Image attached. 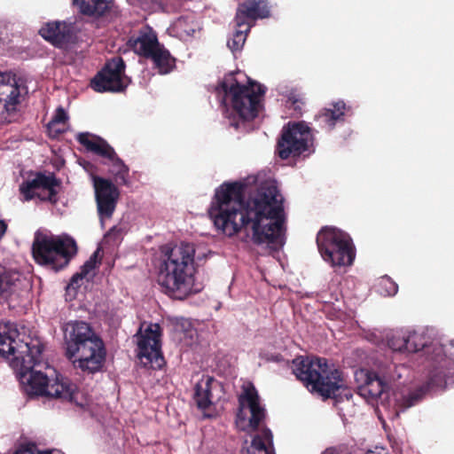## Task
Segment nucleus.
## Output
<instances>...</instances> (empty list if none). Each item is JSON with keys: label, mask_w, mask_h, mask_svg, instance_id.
I'll list each match as a JSON object with an SVG mask.
<instances>
[{"label": "nucleus", "mask_w": 454, "mask_h": 454, "mask_svg": "<svg viewBox=\"0 0 454 454\" xmlns=\"http://www.w3.org/2000/svg\"><path fill=\"white\" fill-rule=\"evenodd\" d=\"M246 188L241 182L221 184L215 189L208 215L229 237L250 230L254 244L278 249L284 243L286 223L282 194L274 182L264 181L245 200Z\"/></svg>", "instance_id": "1"}, {"label": "nucleus", "mask_w": 454, "mask_h": 454, "mask_svg": "<svg viewBox=\"0 0 454 454\" xmlns=\"http://www.w3.org/2000/svg\"><path fill=\"white\" fill-rule=\"evenodd\" d=\"M17 330L11 323L0 324V356L8 358L11 367L15 371L24 391L29 396H47L69 403H78L77 386L68 379L57 377L50 383L46 374L35 371L34 367L40 363L43 346L39 343L17 341Z\"/></svg>", "instance_id": "2"}, {"label": "nucleus", "mask_w": 454, "mask_h": 454, "mask_svg": "<svg viewBox=\"0 0 454 454\" xmlns=\"http://www.w3.org/2000/svg\"><path fill=\"white\" fill-rule=\"evenodd\" d=\"M163 253L157 282L169 297L184 300L192 293L195 246L182 242Z\"/></svg>", "instance_id": "3"}, {"label": "nucleus", "mask_w": 454, "mask_h": 454, "mask_svg": "<svg viewBox=\"0 0 454 454\" xmlns=\"http://www.w3.org/2000/svg\"><path fill=\"white\" fill-rule=\"evenodd\" d=\"M67 356L74 368L94 374L102 371L106 350L102 339L84 321L67 322L64 328Z\"/></svg>", "instance_id": "4"}, {"label": "nucleus", "mask_w": 454, "mask_h": 454, "mask_svg": "<svg viewBox=\"0 0 454 454\" xmlns=\"http://www.w3.org/2000/svg\"><path fill=\"white\" fill-rule=\"evenodd\" d=\"M293 372L310 392L324 399L333 398L340 402L353 396L343 373L331 369L325 358L298 356L293 360Z\"/></svg>", "instance_id": "5"}, {"label": "nucleus", "mask_w": 454, "mask_h": 454, "mask_svg": "<svg viewBox=\"0 0 454 454\" xmlns=\"http://www.w3.org/2000/svg\"><path fill=\"white\" fill-rule=\"evenodd\" d=\"M219 87L223 92V101L229 100L233 114L239 121L254 120L262 108L265 88L258 82L248 81L241 84L234 73L226 74Z\"/></svg>", "instance_id": "6"}, {"label": "nucleus", "mask_w": 454, "mask_h": 454, "mask_svg": "<svg viewBox=\"0 0 454 454\" xmlns=\"http://www.w3.org/2000/svg\"><path fill=\"white\" fill-rule=\"evenodd\" d=\"M78 253V246L69 235H49L37 231L32 243L35 262L54 271L68 266Z\"/></svg>", "instance_id": "7"}, {"label": "nucleus", "mask_w": 454, "mask_h": 454, "mask_svg": "<svg viewBox=\"0 0 454 454\" xmlns=\"http://www.w3.org/2000/svg\"><path fill=\"white\" fill-rule=\"evenodd\" d=\"M318 252L325 262L333 267H346L353 264L356 247L350 236L343 231L324 226L317 234Z\"/></svg>", "instance_id": "8"}, {"label": "nucleus", "mask_w": 454, "mask_h": 454, "mask_svg": "<svg viewBox=\"0 0 454 454\" xmlns=\"http://www.w3.org/2000/svg\"><path fill=\"white\" fill-rule=\"evenodd\" d=\"M76 140L88 152L108 160L111 164L110 172L118 185H129V168L104 138L89 132H82L77 134Z\"/></svg>", "instance_id": "9"}, {"label": "nucleus", "mask_w": 454, "mask_h": 454, "mask_svg": "<svg viewBox=\"0 0 454 454\" xmlns=\"http://www.w3.org/2000/svg\"><path fill=\"white\" fill-rule=\"evenodd\" d=\"M125 62L121 57H114L90 81V87L97 92H122L131 80L125 75Z\"/></svg>", "instance_id": "10"}, {"label": "nucleus", "mask_w": 454, "mask_h": 454, "mask_svg": "<svg viewBox=\"0 0 454 454\" xmlns=\"http://www.w3.org/2000/svg\"><path fill=\"white\" fill-rule=\"evenodd\" d=\"M309 138V128L305 123H288L286 127L283 128L281 137L277 144L278 156L283 160L291 156H300L308 150Z\"/></svg>", "instance_id": "11"}, {"label": "nucleus", "mask_w": 454, "mask_h": 454, "mask_svg": "<svg viewBox=\"0 0 454 454\" xmlns=\"http://www.w3.org/2000/svg\"><path fill=\"white\" fill-rule=\"evenodd\" d=\"M60 185V180L53 173L45 175L37 172L32 179H27L20 184V192L27 201L37 196L42 200L56 204L59 200L57 187Z\"/></svg>", "instance_id": "12"}, {"label": "nucleus", "mask_w": 454, "mask_h": 454, "mask_svg": "<svg viewBox=\"0 0 454 454\" xmlns=\"http://www.w3.org/2000/svg\"><path fill=\"white\" fill-rule=\"evenodd\" d=\"M137 356L145 366L153 369L160 368L164 357L160 349V327L158 324L151 325L137 341Z\"/></svg>", "instance_id": "13"}, {"label": "nucleus", "mask_w": 454, "mask_h": 454, "mask_svg": "<svg viewBox=\"0 0 454 454\" xmlns=\"http://www.w3.org/2000/svg\"><path fill=\"white\" fill-rule=\"evenodd\" d=\"M39 35L58 49L67 50L77 43V30L74 23L67 21H49L44 23Z\"/></svg>", "instance_id": "14"}, {"label": "nucleus", "mask_w": 454, "mask_h": 454, "mask_svg": "<svg viewBox=\"0 0 454 454\" xmlns=\"http://www.w3.org/2000/svg\"><path fill=\"white\" fill-rule=\"evenodd\" d=\"M93 180L98 215L101 219L110 218L116 208L120 192L109 179L95 176Z\"/></svg>", "instance_id": "15"}, {"label": "nucleus", "mask_w": 454, "mask_h": 454, "mask_svg": "<svg viewBox=\"0 0 454 454\" xmlns=\"http://www.w3.org/2000/svg\"><path fill=\"white\" fill-rule=\"evenodd\" d=\"M270 7L268 0H245L239 4L234 21L237 27H247V32L257 20L269 18Z\"/></svg>", "instance_id": "16"}, {"label": "nucleus", "mask_w": 454, "mask_h": 454, "mask_svg": "<svg viewBox=\"0 0 454 454\" xmlns=\"http://www.w3.org/2000/svg\"><path fill=\"white\" fill-rule=\"evenodd\" d=\"M239 404L238 419L245 420L243 409L247 407L251 413L248 427L252 431H256L261 423L265 419L266 411L260 403V396L254 386L251 385L244 389L239 397Z\"/></svg>", "instance_id": "17"}, {"label": "nucleus", "mask_w": 454, "mask_h": 454, "mask_svg": "<svg viewBox=\"0 0 454 454\" xmlns=\"http://www.w3.org/2000/svg\"><path fill=\"white\" fill-rule=\"evenodd\" d=\"M446 384L445 374L437 372L431 375L426 383L396 400L397 411H404L418 404L427 392L433 390L434 387H445Z\"/></svg>", "instance_id": "18"}, {"label": "nucleus", "mask_w": 454, "mask_h": 454, "mask_svg": "<svg viewBox=\"0 0 454 454\" xmlns=\"http://www.w3.org/2000/svg\"><path fill=\"white\" fill-rule=\"evenodd\" d=\"M351 106H347L343 100H338L323 108L316 116L315 121L321 129L333 130L337 123H343L346 115H351Z\"/></svg>", "instance_id": "19"}, {"label": "nucleus", "mask_w": 454, "mask_h": 454, "mask_svg": "<svg viewBox=\"0 0 454 454\" xmlns=\"http://www.w3.org/2000/svg\"><path fill=\"white\" fill-rule=\"evenodd\" d=\"M128 45L137 55L151 59L160 43L153 31H139L137 36L128 40Z\"/></svg>", "instance_id": "20"}, {"label": "nucleus", "mask_w": 454, "mask_h": 454, "mask_svg": "<svg viewBox=\"0 0 454 454\" xmlns=\"http://www.w3.org/2000/svg\"><path fill=\"white\" fill-rule=\"evenodd\" d=\"M364 381L358 387V394L368 402L375 401L389 386L375 372H361Z\"/></svg>", "instance_id": "21"}, {"label": "nucleus", "mask_w": 454, "mask_h": 454, "mask_svg": "<svg viewBox=\"0 0 454 454\" xmlns=\"http://www.w3.org/2000/svg\"><path fill=\"white\" fill-rule=\"evenodd\" d=\"M20 88L15 83L5 82V75L0 74V105L3 106V112L12 114L16 111L20 103Z\"/></svg>", "instance_id": "22"}, {"label": "nucleus", "mask_w": 454, "mask_h": 454, "mask_svg": "<svg viewBox=\"0 0 454 454\" xmlns=\"http://www.w3.org/2000/svg\"><path fill=\"white\" fill-rule=\"evenodd\" d=\"M216 380L208 375H204L194 387L193 399L200 410L208 409L212 402V386Z\"/></svg>", "instance_id": "23"}, {"label": "nucleus", "mask_w": 454, "mask_h": 454, "mask_svg": "<svg viewBox=\"0 0 454 454\" xmlns=\"http://www.w3.org/2000/svg\"><path fill=\"white\" fill-rule=\"evenodd\" d=\"M74 4L82 14L97 17L105 15L114 5L112 0H74Z\"/></svg>", "instance_id": "24"}, {"label": "nucleus", "mask_w": 454, "mask_h": 454, "mask_svg": "<svg viewBox=\"0 0 454 454\" xmlns=\"http://www.w3.org/2000/svg\"><path fill=\"white\" fill-rule=\"evenodd\" d=\"M151 60H153L154 67L160 74L170 73L176 67V59L161 44L151 58Z\"/></svg>", "instance_id": "25"}, {"label": "nucleus", "mask_w": 454, "mask_h": 454, "mask_svg": "<svg viewBox=\"0 0 454 454\" xmlns=\"http://www.w3.org/2000/svg\"><path fill=\"white\" fill-rule=\"evenodd\" d=\"M405 371L406 368L403 364L386 362L379 366V371L376 373L390 386L392 382L400 380L403 376V372Z\"/></svg>", "instance_id": "26"}, {"label": "nucleus", "mask_w": 454, "mask_h": 454, "mask_svg": "<svg viewBox=\"0 0 454 454\" xmlns=\"http://www.w3.org/2000/svg\"><path fill=\"white\" fill-rule=\"evenodd\" d=\"M273 435L269 428H262L260 434L254 436L247 453H255L264 450H272Z\"/></svg>", "instance_id": "27"}, {"label": "nucleus", "mask_w": 454, "mask_h": 454, "mask_svg": "<svg viewBox=\"0 0 454 454\" xmlns=\"http://www.w3.org/2000/svg\"><path fill=\"white\" fill-rule=\"evenodd\" d=\"M68 120L67 114L63 107H58L56 113L48 123L47 128L50 135L53 137H58L65 131V125Z\"/></svg>", "instance_id": "28"}, {"label": "nucleus", "mask_w": 454, "mask_h": 454, "mask_svg": "<svg viewBox=\"0 0 454 454\" xmlns=\"http://www.w3.org/2000/svg\"><path fill=\"white\" fill-rule=\"evenodd\" d=\"M387 345L394 352L408 353V334L396 333L387 339Z\"/></svg>", "instance_id": "29"}, {"label": "nucleus", "mask_w": 454, "mask_h": 454, "mask_svg": "<svg viewBox=\"0 0 454 454\" xmlns=\"http://www.w3.org/2000/svg\"><path fill=\"white\" fill-rule=\"evenodd\" d=\"M428 348L427 341L423 334L416 332L408 334V353H417Z\"/></svg>", "instance_id": "30"}, {"label": "nucleus", "mask_w": 454, "mask_h": 454, "mask_svg": "<svg viewBox=\"0 0 454 454\" xmlns=\"http://www.w3.org/2000/svg\"><path fill=\"white\" fill-rule=\"evenodd\" d=\"M248 33L249 32H247V27H245V29H242V27H237L233 37L227 43L228 47L232 52L240 51L242 49Z\"/></svg>", "instance_id": "31"}, {"label": "nucleus", "mask_w": 454, "mask_h": 454, "mask_svg": "<svg viewBox=\"0 0 454 454\" xmlns=\"http://www.w3.org/2000/svg\"><path fill=\"white\" fill-rule=\"evenodd\" d=\"M99 249H97L89 258L88 261L84 262V264L81 267V272L87 277L90 272H92L100 264V260H98Z\"/></svg>", "instance_id": "32"}, {"label": "nucleus", "mask_w": 454, "mask_h": 454, "mask_svg": "<svg viewBox=\"0 0 454 454\" xmlns=\"http://www.w3.org/2000/svg\"><path fill=\"white\" fill-rule=\"evenodd\" d=\"M441 351L450 361L454 362V340H450L441 346Z\"/></svg>", "instance_id": "33"}, {"label": "nucleus", "mask_w": 454, "mask_h": 454, "mask_svg": "<svg viewBox=\"0 0 454 454\" xmlns=\"http://www.w3.org/2000/svg\"><path fill=\"white\" fill-rule=\"evenodd\" d=\"M380 285L387 288V295H395L397 293L398 286L389 278H383L380 281Z\"/></svg>", "instance_id": "34"}, {"label": "nucleus", "mask_w": 454, "mask_h": 454, "mask_svg": "<svg viewBox=\"0 0 454 454\" xmlns=\"http://www.w3.org/2000/svg\"><path fill=\"white\" fill-rule=\"evenodd\" d=\"M41 450H37L35 444L22 445L18 448L14 454H39Z\"/></svg>", "instance_id": "35"}, {"label": "nucleus", "mask_w": 454, "mask_h": 454, "mask_svg": "<svg viewBox=\"0 0 454 454\" xmlns=\"http://www.w3.org/2000/svg\"><path fill=\"white\" fill-rule=\"evenodd\" d=\"M86 278L82 272H77L73 275V277L70 279V282L68 284V286H72L74 288L80 286V282Z\"/></svg>", "instance_id": "36"}, {"label": "nucleus", "mask_w": 454, "mask_h": 454, "mask_svg": "<svg viewBox=\"0 0 454 454\" xmlns=\"http://www.w3.org/2000/svg\"><path fill=\"white\" fill-rule=\"evenodd\" d=\"M288 102H291L292 106L295 110H301V106L304 105V101L301 98H298L295 96H291L288 98Z\"/></svg>", "instance_id": "37"}, {"label": "nucleus", "mask_w": 454, "mask_h": 454, "mask_svg": "<svg viewBox=\"0 0 454 454\" xmlns=\"http://www.w3.org/2000/svg\"><path fill=\"white\" fill-rule=\"evenodd\" d=\"M321 454H342L340 450H338L336 448H327Z\"/></svg>", "instance_id": "38"}, {"label": "nucleus", "mask_w": 454, "mask_h": 454, "mask_svg": "<svg viewBox=\"0 0 454 454\" xmlns=\"http://www.w3.org/2000/svg\"><path fill=\"white\" fill-rule=\"evenodd\" d=\"M247 454H274L273 450H264L261 451H256L255 453H247Z\"/></svg>", "instance_id": "39"}, {"label": "nucleus", "mask_w": 454, "mask_h": 454, "mask_svg": "<svg viewBox=\"0 0 454 454\" xmlns=\"http://www.w3.org/2000/svg\"><path fill=\"white\" fill-rule=\"evenodd\" d=\"M280 359H281V356H280V355H278V356H275V359H274V360H275V361H280Z\"/></svg>", "instance_id": "40"}, {"label": "nucleus", "mask_w": 454, "mask_h": 454, "mask_svg": "<svg viewBox=\"0 0 454 454\" xmlns=\"http://www.w3.org/2000/svg\"><path fill=\"white\" fill-rule=\"evenodd\" d=\"M39 454H51L49 451H41Z\"/></svg>", "instance_id": "41"}, {"label": "nucleus", "mask_w": 454, "mask_h": 454, "mask_svg": "<svg viewBox=\"0 0 454 454\" xmlns=\"http://www.w3.org/2000/svg\"><path fill=\"white\" fill-rule=\"evenodd\" d=\"M183 21V18L178 19V23H181Z\"/></svg>", "instance_id": "42"}]
</instances>
